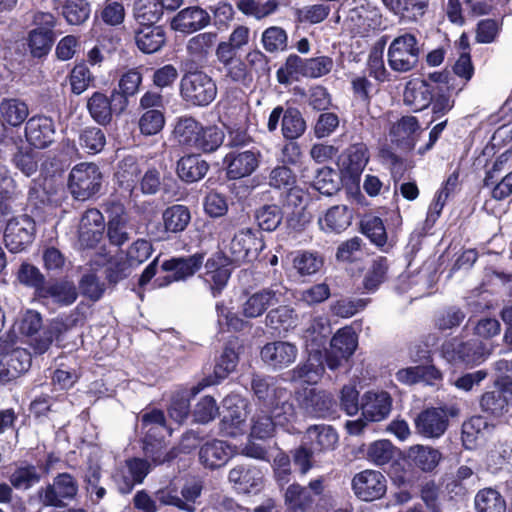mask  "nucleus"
<instances>
[{"label":"nucleus","mask_w":512,"mask_h":512,"mask_svg":"<svg viewBox=\"0 0 512 512\" xmlns=\"http://www.w3.org/2000/svg\"><path fill=\"white\" fill-rule=\"evenodd\" d=\"M201 131V123L193 117L179 118L173 129V138L179 146L192 150L197 136Z\"/></svg>","instance_id":"obj_36"},{"label":"nucleus","mask_w":512,"mask_h":512,"mask_svg":"<svg viewBox=\"0 0 512 512\" xmlns=\"http://www.w3.org/2000/svg\"><path fill=\"white\" fill-rule=\"evenodd\" d=\"M165 125V117L160 109L144 111L138 121L141 134L152 136L158 134Z\"/></svg>","instance_id":"obj_58"},{"label":"nucleus","mask_w":512,"mask_h":512,"mask_svg":"<svg viewBox=\"0 0 512 512\" xmlns=\"http://www.w3.org/2000/svg\"><path fill=\"white\" fill-rule=\"evenodd\" d=\"M55 40L53 31L33 29L28 34V47L33 57H43L49 53Z\"/></svg>","instance_id":"obj_49"},{"label":"nucleus","mask_w":512,"mask_h":512,"mask_svg":"<svg viewBox=\"0 0 512 512\" xmlns=\"http://www.w3.org/2000/svg\"><path fill=\"white\" fill-rule=\"evenodd\" d=\"M442 354L452 363L477 365L491 354V349L478 340L463 342L459 339H451L443 344Z\"/></svg>","instance_id":"obj_6"},{"label":"nucleus","mask_w":512,"mask_h":512,"mask_svg":"<svg viewBox=\"0 0 512 512\" xmlns=\"http://www.w3.org/2000/svg\"><path fill=\"white\" fill-rule=\"evenodd\" d=\"M135 18L141 27L154 25L162 15V7L159 0H138L135 4Z\"/></svg>","instance_id":"obj_50"},{"label":"nucleus","mask_w":512,"mask_h":512,"mask_svg":"<svg viewBox=\"0 0 512 512\" xmlns=\"http://www.w3.org/2000/svg\"><path fill=\"white\" fill-rule=\"evenodd\" d=\"M305 445L315 452L333 450L338 442V434L331 426H310L304 436Z\"/></svg>","instance_id":"obj_30"},{"label":"nucleus","mask_w":512,"mask_h":512,"mask_svg":"<svg viewBox=\"0 0 512 512\" xmlns=\"http://www.w3.org/2000/svg\"><path fill=\"white\" fill-rule=\"evenodd\" d=\"M141 432L144 435V450L150 456L154 463L162 464L171 461L176 457L174 449L163 455L159 450L154 452V442L160 445L164 434H171V429L166 425V419L163 411L153 409L144 412L140 417Z\"/></svg>","instance_id":"obj_2"},{"label":"nucleus","mask_w":512,"mask_h":512,"mask_svg":"<svg viewBox=\"0 0 512 512\" xmlns=\"http://www.w3.org/2000/svg\"><path fill=\"white\" fill-rule=\"evenodd\" d=\"M251 387L257 399L267 408L280 425H286L296 418L291 393L278 385L273 378L255 375Z\"/></svg>","instance_id":"obj_1"},{"label":"nucleus","mask_w":512,"mask_h":512,"mask_svg":"<svg viewBox=\"0 0 512 512\" xmlns=\"http://www.w3.org/2000/svg\"><path fill=\"white\" fill-rule=\"evenodd\" d=\"M91 117L100 125H107L112 120L111 100L101 92H94L87 101Z\"/></svg>","instance_id":"obj_44"},{"label":"nucleus","mask_w":512,"mask_h":512,"mask_svg":"<svg viewBox=\"0 0 512 512\" xmlns=\"http://www.w3.org/2000/svg\"><path fill=\"white\" fill-rule=\"evenodd\" d=\"M0 113L4 122L11 126H19L28 117L29 109L23 101L6 99L0 104Z\"/></svg>","instance_id":"obj_48"},{"label":"nucleus","mask_w":512,"mask_h":512,"mask_svg":"<svg viewBox=\"0 0 512 512\" xmlns=\"http://www.w3.org/2000/svg\"><path fill=\"white\" fill-rule=\"evenodd\" d=\"M352 489L359 499L374 501L386 493L387 481L381 472L366 469L353 477Z\"/></svg>","instance_id":"obj_14"},{"label":"nucleus","mask_w":512,"mask_h":512,"mask_svg":"<svg viewBox=\"0 0 512 512\" xmlns=\"http://www.w3.org/2000/svg\"><path fill=\"white\" fill-rule=\"evenodd\" d=\"M477 512H505L506 503L502 495L492 488L480 490L475 496Z\"/></svg>","instance_id":"obj_46"},{"label":"nucleus","mask_w":512,"mask_h":512,"mask_svg":"<svg viewBox=\"0 0 512 512\" xmlns=\"http://www.w3.org/2000/svg\"><path fill=\"white\" fill-rule=\"evenodd\" d=\"M233 448L222 440H211L199 449V461L207 469L214 470L223 467L233 456Z\"/></svg>","instance_id":"obj_24"},{"label":"nucleus","mask_w":512,"mask_h":512,"mask_svg":"<svg viewBox=\"0 0 512 512\" xmlns=\"http://www.w3.org/2000/svg\"><path fill=\"white\" fill-rule=\"evenodd\" d=\"M407 457L416 467L428 472L437 467L442 454L433 447L418 444L408 449Z\"/></svg>","instance_id":"obj_41"},{"label":"nucleus","mask_w":512,"mask_h":512,"mask_svg":"<svg viewBox=\"0 0 512 512\" xmlns=\"http://www.w3.org/2000/svg\"><path fill=\"white\" fill-rule=\"evenodd\" d=\"M261 43L268 53L284 51L288 46V34L282 27L271 26L262 32Z\"/></svg>","instance_id":"obj_53"},{"label":"nucleus","mask_w":512,"mask_h":512,"mask_svg":"<svg viewBox=\"0 0 512 512\" xmlns=\"http://www.w3.org/2000/svg\"><path fill=\"white\" fill-rule=\"evenodd\" d=\"M280 123L282 135L288 140L298 139L306 130V122L301 112L293 107L284 109L277 106L271 111L267 122L268 131L275 132Z\"/></svg>","instance_id":"obj_8"},{"label":"nucleus","mask_w":512,"mask_h":512,"mask_svg":"<svg viewBox=\"0 0 512 512\" xmlns=\"http://www.w3.org/2000/svg\"><path fill=\"white\" fill-rule=\"evenodd\" d=\"M299 407L309 416L325 418L334 413L332 396L316 388H304L296 393Z\"/></svg>","instance_id":"obj_13"},{"label":"nucleus","mask_w":512,"mask_h":512,"mask_svg":"<svg viewBox=\"0 0 512 512\" xmlns=\"http://www.w3.org/2000/svg\"><path fill=\"white\" fill-rule=\"evenodd\" d=\"M140 175L141 170L133 158L124 159L116 173L120 186L129 192L135 189Z\"/></svg>","instance_id":"obj_55"},{"label":"nucleus","mask_w":512,"mask_h":512,"mask_svg":"<svg viewBox=\"0 0 512 512\" xmlns=\"http://www.w3.org/2000/svg\"><path fill=\"white\" fill-rule=\"evenodd\" d=\"M369 161L368 148L363 143H357L347 149V171L352 176H358Z\"/></svg>","instance_id":"obj_54"},{"label":"nucleus","mask_w":512,"mask_h":512,"mask_svg":"<svg viewBox=\"0 0 512 512\" xmlns=\"http://www.w3.org/2000/svg\"><path fill=\"white\" fill-rule=\"evenodd\" d=\"M294 322V311L285 305L270 310L266 315V325L273 329L288 330Z\"/></svg>","instance_id":"obj_64"},{"label":"nucleus","mask_w":512,"mask_h":512,"mask_svg":"<svg viewBox=\"0 0 512 512\" xmlns=\"http://www.w3.org/2000/svg\"><path fill=\"white\" fill-rule=\"evenodd\" d=\"M34 223L27 216L12 218L8 221L4 240L6 247L13 253H18L31 243L33 239Z\"/></svg>","instance_id":"obj_19"},{"label":"nucleus","mask_w":512,"mask_h":512,"mask_svg":"<svg viewBox=\"0 0 512 512\" xmlns=\"http://www.w3.org/2000/svg\"><path fill=\"white\" fill-rule=\"evenodd\" d=\"M217 34L215 32L199 33L188 40L187 51L191 58L198 63L206 62L215 43Z\"/></svg>","instance_id":"obj_42"},{"label":"nucleus","mask_w":512,"mask_h":512,"mask_svg":"<svg viewBox=\"0 0 512 512\" xmlns=\"http://www.w3.org/2000/svg\"><path fill=\"white\" fill-rule=\"evenodd\" d=\"M248 402L239 395H229L223 400L221 431L226 436L235 437L245 431L248 415Z\"/></svg>","instance_id":"obj_9"},{"label":"nucleus","mask_w":512,"mask_h":512,"mask_svg":"<svg viewBox=\"0 0 512 512\" xmlns=\"http://www.w3.org/2000/svg\"><path fill=\"white\" fill-rule=\"evenodd\" d=\"M79 144L89 153L95 154L104 148L106 144V138L100 128L87 127L80 133Z\"/></svg>","instance_id":"obj_62"},{"label":"nucleus","mask_w":512,"mask_h":512,"mask_svg":"<svg viewBox=\"0 0 512 512\" xmlns=\"http://www.w3.org/2000/svg\"><path fill=\"white\" fill-rule=\"evenodd\" d=\"M487 420L481 416L471 417L462 425V441L466 448L472 449L480 437L491 431Z\"/></svg>","instance_id":"obj_47"},{"label":"nucleus","mask_w":512,"mask_h":512,"mask_svg":"<svg viewBox=\"0 0 512 512\" xmlns=\"http://www.w3.org/2000/svg\"><path fill=\"white\" fill-rule=\"evenodd\" d=\"M224 132L216 125L203 126L201 124V131L193 144L192 150L202 152H213L217 150L224 141Z\"/></svg>","instance_id":"obj_43"},{"label":"nucleus","mask_w":512,"mask_h":512,"mask_svg":"<svg viewBox=\"0 0 512 512\" xmlns=\"http://www.w3.org/2000/svg\"><path fill=\"white\" fill-rule=\"evenodd\" d=\"M260 356L268 367L273 370H281L295 362L298 348L288 341H273L263 346Z\"/></svg>","instance_id":"obj_18"},{"label":"nucleus","mask_w":512,"mask_h":512,"mask_svg":"<svg viewBox=\"0 0 512 512\" xmlns=\"http://www.w3.org/2000/svg\"><path fill=\"white\" fill-rule=\"evenodd\" d=\"M143 81L141 72L132 68L123 73L118 81V89L112 91L111 98L116 101L119 113H122L129 104V98L134 97L140 90Z\"/></svg>","instance_id":"obj_25"},{"label":"nucleus","mask_w":512,"mask_h":512,"mask_svg":"<svg viewBox=\"0 0 512 512\" xmlns=\"http://www.w3.org/2000/svg\"><path fill=\"white\" fill-rule=\"evenodd\" d=\"M102 173L94 163H79L69 174L68 188L71 195L80 201L90 199L100 191Z\"/></svg>","instance_id":"obj_4"},{"label":"nucleus","mask_w":512,"mask_h":512,"mask_svg":"<svg viewBox=\"0 0 512 512\" xmlns=\"http://www.w3.org/2000/svg\"><path fill=\"white\" fill-rule=\"evenodd\" d=\"M322 265V257L313 252L298 253L293 259V267L303 276L317 273Z\"/></svg>","instance_id":"obj_61"},{"label":"nucleus","mask_w":512,"mask_h":512,"mask_svg":"<svg viewBox=\"0 0 512 512\" xmlns=\"http://www.w3.org/2000/svg\"><path fill=\"white\" fill-rule=\"evenodd\" d=\"M11 485L16 489H29L40 480V475L33 465L17 468L9 477Z\"/></svg>","instance_id":"obj_63"},{"label":"nucleus","mask_w":512,"mask_h":512,"mask_svg":"<svg viewBox=\"0 0 512 512\" xmlns=\"http://www.w3.org/2000/svg\"><path fill=\"white\" fill-rule=\"evenodd\" d=\"M263 248L264 244L256 231L250 228L241 229L234 235L229 245L231 260L250 261L256 258Z\"/></svg>","instance_id":"obj_16"},{"label":"nucleus","mask_w":512,"mask_h":512,"mask_svg":"<svg viewBox=\"0 0 512 512\" xmlns=\"http://www.w3.org/2000/svg\"><path fill=\"white\" fill-rule=\"evenodd\" d=\"M127 222L124 207L119 203H113L107 230V236L111 244L121 246L129 240Z\"/></svg>","instance_id":"obj_32"},{"label":"nucleus","mask_w":512,"mask_h":512,"mask_svg":"<svg viewBox=\"0 0 512 512\" xmlns=\"http://www.w3.org/2000/svg\"><path fill=\"white\" fill-rule=\"evenodd\" d=\"M204 255L195 253L188 257H174L162 263V270L172 272L176 281L192 277L203 265Z\"/></svg>","instance_id":"obj_29"},{"label":"nucleus","mask_w":512,"mask_h":512,"mask_svg":"<svg viewBox=\"0 0 512 512\" xmlns=\"http://www.w3.org/2000/svg\"><path fill=\"white\" fill-rule=\"evenodd\" d=\"M91 6L87 0H66L62 14L66 21L71 25H79L87 21L90 17Z\"/></svg>","instance_id":"obj_51"},{"label":"nucleus","mask_w":512,"mask_h":512,"mask_svg":"<svg viewBox=\"0 0 512 512\" xmlns=\"http://www.w3.org/2000/svg\"><path fill=\"white\" fill-rule=\"evenodd\" d=\"M191 220L189 209L184 205H173L163 212L166 231L178 233L186 229Z\"/></svg>","instance_id":"obj_45"},{"label":"nucleus","mask_w":512,"mask_h":512,"mask_svg":"<svg viewBox=\"0 0 512 512\" xmlns=\"http://www.w3.org/2000/svg\"><path fill=\"white\" fill-rule=\"evenodd\" d=\"M78 493L76 479L68 473H60L52 483L38 490L40 502L45 506L64 507Z\"/></svg>","instance_id":"obj_7"},{"label":"nucleus","mask_w":512,"mask_h":512,"mask_svg":"<svg viewBox=\"0 0 512 512\" xmlns=\"http://www.w3.org/2000/svg\"><path fill=\"white\" fill-rule=\"evenodd\" d=\"M357 335L350 327L339 329L332 337L330 348L326 351V363L329 369L335 370L347 361L357 347Z\"/></svg>","instance_id":"obj_10"},{"label":"nucleus","mask_w":512,"mask_h":512,"mask_svg":"<svg viewBox=\"0 0 512 512\" xmlns=\"http://www.w3.org/2000/svg\"><path fill=\"white\" fill-rule=\"evenodd\" d=\"M421 49L417 37L404 33L394 38L387 51L389 67L398 73H406L416 68Z\"/></svg>","instance_id":"obj_3"},{"label":"nucleus","mask_w":512,"mask_h":512,"mask_svg":"<svg viewBox=\"0 0 512 512\" xmlns=\"http://www.w3.org/2000/svg\"><path fill=\"white\" fill-rule=\"evenodd\" d=\"M262 154L258 149H235L225 158L226 173L229 179H241L250 176L259 167Z\"/></svg>","instance_id":"obj_12"},{"label":"nucleus","mask_w":512,"mask_h":512,"mask_svg":"<svg viewBox=\"0 0 512 512\" xmlns=\"http://www.w3.org/2000/svg\"><path fill=\"white\" fill-rule=\"evenodd\" d=\"M347 22L355 33L366 36L380 29L382 14L379 8L370 3L361 4L349 10Z\"/></svg>","instance_id":"obj_17"},{"label":"nucleus","mask_w":512,"mask_h":512,"mask_svg":"<svg viewBox=\"0 0 512 512\" xmlns=\"http://www.w3.org/2000/svg\"><path fill=\"white\" fill-rule=\"evenodd\" d=\"M262 472L250 464L234 466L228 474V481L238 493H250L262 484Z\"/></svg>","instance_id":"obj_22"},{"label":"nucleus","mask_w":512,"mask_h":512,"mask_svg":"<svg viewBox=\"0 0 512 512\" xmlns=\"http://www.w3.org/2000/svg\"><path fill=\"white\" fill-rule=\"evenodd\" d=\"M285 288L281 285H272L250 295L242 304V314L247 318H257L263 315L272 306L281 304L285 300Z\"/></svg>","instance_id":"obj_11"},{"label":"nucleus","mask_w":512,"mask_h":512,"mask_svg":"<svg viewBox=\"0 0 512 512\" xmlns=\"http://www.w3.org/2000/svg\"><path fill=\"white\" fill-rule=\"evenodd\" d=\"M448 427V420L437 408L422 411L415 419L416 431L426 438H439Z\"/></svg>","instance_id":"obj_26"},{"label":"nucleus","mask_w":512,"mask_h":512,"mask_svg":"<svg viewBox=\"0 0 512 512\" xmlns=\"http://www.w3.org/2000/svg\"><path fill=\"white\" fill-rule=\"evenodd\" d=\"M284 503L289 512H305L314 503L310 489L299 484H291L284 493Z\"/></svg>","instance_id":"obj_40"},{"label":"nucleus","mask_w":512,"mask_h":512,"mask_svg":"<svg viewBox=\"0 0 512 512\" xmlns=\"http://www.w3.org/2000/svg\"><path fill=\"white\" fill-rule=\"evenodd\" d=\"M382 2L393 14L407 20H417L428 8V0H382Z\"/></svg>","instance_id":"obj_35"},{"label":"nucleus","mask_w":512,"mask_h":512,"mask_svg":"<svg viewBox=\"0 0 512 512\" xmlns=\"http://www.w3.org/2000/svg\"><path fill=\"white\" fill-rule=\"evenodd\" d=\"M259 227L265 231H274L282 222L283 214L277 205H264L256 212Z\"/></svg>","instance_id":"obj_60"},{"label":"nucleus","mask_w":512,"mask_h":512,"mask_svg":"<svg viewBox=\"0 0 512 512\" xmlns=\"http://www.w3.org/2000/svg\"><path fill=\"white\" fill-rule=\"evenodd\" d=\"M231 276V270L220 256L209 258L205 263L204 283L209 287L213 297L221 294Z\"/></svg>","instance_id":"obj_23"},{"label":"nucleus","mask_w":512,"mask_h":512,"mask_svg":"<svg viewBox=\"0 0 512 512\" xmlns=\"http://www.w3.org/2000/svg\"><path fill=\"white\" fill-rule=\"evenodd\" d=\"M281 426L273 415H267L264 412L257 413L252 418L250 436L256 439H267L274 435L275 427Z\"/></svg>","instance_id":"obj_56"},{"label":"nucleus","mask_w":512,"mask_h":512,"mask_svg":"<svg viewBox=\"0 0 512 512\" xmlns=\"http://www.w3.org/2000/svg\"><path fill=\"white\" fill-rule=\"evenodd\" d=\"M480 406L483 411L499 416L507 411L508 401L505 393L496 389L487 391L481 396Z\"/></svg>","instance_id":"obj_59"},{"label":"nucleus","mask_w":512,"mask_h":512,"mask_svg":"<svg viewBox=\"0 0 512 512\" xmlns=\"http://www.w3.org/2000/svg\"><path fill=\"white\" fill-rule=\"evenodd\" d=\"M105 220L102 213L95 208L86 210L78 226V243L83 249L97 246L103 238Z\"/></svg>","instance_id":"obj_15"},{"label":"nucleus","mask_w":512,"mask_h":512,"mask_svg":"<svg viewBox=\"0 0 512 512\" xmlns=\"http://www.w3.org/2000/svg\"><path fill=\"white\" fill-rule=\"evenodd\" d=\"M208 169V163L196 155L182 157L177 163L178 176L188 183L201 180Z\"/></svg>","instance_id":"obj_38"},{"label":"nucleus","mask_w":512,"mask_h":512,"mask_svg":"<svg viewBox=\"0 0 512 512\" xmlns=\"http://www.w3.org/2000/svg\"><path fill=\"white\" fill-rule=\"evenodd\" d=\"M182 98L194 106H207L217 95L214 80L202 71L189 72L180 81Z\"/></svg>","instance_id":"obj_5"},{"label":"nucleus","mask_w":512,"mask_h":512,"mask_svg":"<svg viewBox=\"0 0 512 512\" xmlns=\"http://www.w3.org/2000/svg\"><path fill=\"white\" fill-rule=\"evenodd\" d=\"M306 77V59L296 54L287 57L283 67L277 71V78L280 83H289L291 80H298Z\"/></svg>","instance_id":"obj_52"},{"label":"nucleus","mask_w":512,"mask_h":512,"mask_svg":"<svg viewBox=\"0 0 512 512\" xmlns=\"http://www.w3.org/2000/svg\"><path fill=\"white\" fill-rule=\"evenodd\" d=\"M419 124L414 116H404L391 128L393 141L402 145L405 149H412L415 145Z\"/></svg>","instance_id":"obj_37"},{"label":"nucleus","mask_w":512,"mask_h":512,"mask_svg":"<svg viewBox=\"0 0 512 512\" xmlns=\"http://www.w3.org/2000/svg\"><path fill=\"white\" fill-rule=\"evenodd\" d=\"M392 406V400L387 392H367L363 396L361 405L362 416L371 422L385 419Z\"/></svg>","instance_id":"obj_27"},{"label":"nucleus","mask_w":512,"mask_h":512,"mask_svg":"<svg viewBox=\"0 0 512 512\" xmlns=\"http://www.w3.org/2000/svg\"><path fill=\"white\" fill-rule=\"evenodd\" d=\"M396 449L388 440H378L371 443L367 449V459L375 465L389 463L395 457Z\"/></svg>","instance_id":"obj_57"},{"label":"nucleus","mask_w":512,"mask_h":512,"mask_svg":"<svg viewBox=\"0 0 512 512\" xmlns=\"http://www.w3.org/2000/svg\"><path fill=\"white\" fill-rule=\"evenodd\" d=\"M39 296L61 306H67L75 302L77 291L73 283L62 281L41 287Z\"/></svg>","instance_id":"obj_34"},{"label":"nucleus","mask_w":512,"mask_h":512,"mask_svg":"<svg viewBox=\"0 0 512 512\" xmlns=\"http://www.w3.org/2000/svg\"><path fill=\"white\" fill-rule=\"evenodd\" d=\"M137 47L146 54H152L161 49L165 43V32L161 26L145 25L135 33Z\"/></svg>","instance_id":"obj_33"},{"label":"nucleus","mask_w":512,"mask_h":512,"mask_svg":"<svg viewBox=\"0 0 512 512\" xmlns=\"http://www.w3.org/2000/svg\"><path fill=\"white\" fill-rule=\"evenodd\" d=\"M324 373V366L318 352L310 353L307 361L298 365L291 371L292 381H303L308 384H315Z\"/></svg>","instance_id":"obj_39"},{"label":"nucleus","mask_w":512,"mask_h":512,"mask_svg":"<svg viewBox=\"0 0 512 512\" xmlns=\"http://www.w3.org/2000/svg\"><path fill=\"white\" fill-rule=\"evenodd\" d=\"M351 220L352 214L347 206L335 205L318 218V224L324 232L340 233L351 224Z\"/></svg>","instance_id":"obj_31"},{"label":"nucleus","mask_w":512,"mask_h":512,"mask_svg":"<svg viewBox=\"0 0 512 512\" xmlns=\"http://www.w3.org/2000/svg\"><path fill=\"white\" fill-rule=\"evenodd\" d=\"M211 22L210 14L199 6H190L180 10L171 20L175 31L191 34L207 27Z\"/></svg>","instance_id":"obj_20"},{"label":"nucleus","mask_w":512,"mask_h":512,"mask_svg":"<svg viewBox=\"0 0 512 512\" xmlns=\"http://www.w3.org/2000/svg\"><path fill=\"white\" fill-rule=\"evenodd\" d=\"M54 135L55 125L49 117L35 116L26 122V140L31 146L37 149L48 147L53 142Z\"/></svg>","instance_id":"obj_21"},{"label":"nucleus","mask_w":512,"mask_h":512,"mask_svg":"<svg viewBox=\"0 0 512 512\" xmlns=\"http://www.w3.org/2000/svg\"><path fill=\"white\" fill-rule=\"evenodd\" d=\"M433 91V86L424 80L409 81L403 93V102L414 111H422L431 104Z\"/></svg>","instance_id":"obj_28"}]
</instances>
